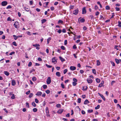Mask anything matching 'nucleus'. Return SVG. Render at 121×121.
Returning a JSON list of instances; mask_svg holds the SVG:
<instances>
[{"instance_id": "1", "label": "nucleus", "mask_w": 121, "mask_h": 121, "mask_svg": "<svg viewBox=\"0 0 121 121\" xmlns=\"http://www.w3.org/2000/svg\"><path fill=\"white\" fill-rule=\"evenodd\" d=\"M51 82V78L50 77H48L47 80L46 82L48 84H49Z\"/></svg>"}, {"instance_id": "2", "label": "nucleus", "mask_w": 121, "mask_h": 121, "mask_svg": "<svg viewBox=\"0 0 121 121\" xmlns=\"http://www.w3.org/2000/svg\"><path fill=\"white\" fill-rule=\"evenodd\" d=\"M1 4L2 6H5L7 4L8 2L7 1H4L1 2Z\"/></svg>"}, {"instance_id": "3", "label": "nucleus", "mask_w": 121, "mask_h": 121, "mask_svg": "<svg viewBox=\"0 0 121 121\" xmlns=\"http://www.w3.org/2000/svg\"><path fill=\"white\" fill-rule=\"evenodd\" d=\"M73 14L75 15H77L78 12V9H76L73 11Z\"/></svg>"}, {"instance_id": "4", "label": "nucleus", "mask_w": 121, "mask_h": 121, "mask_svg": "<svg viewBox=\"0 0 121 121\" xmlns=\"http://www.w3.org/2000/svg\"><path fill=\"white\" fill-rule=\"evenodd\" d=\"M19 25L18 22L17 21H16L15 22L14 24V26L16 28H17L18 27V25Z\"/></svg>"}, {"instance_id": "5", "label": "nucleus", "mask_w": 121, "mask_h": 121, "mask_svg": "<svg viewBox=\"0 0 121 121\" xmlns=\"http://www.w3.org/2000/svg\"><path fill=\"white\" fill-rule=\"evenodd\" d=\"M85 9V7H84L82 9V13L83 14H86V10Z\"/></svg>"}, {"instance_id": "6", "label": "nucleus", "mask_w": 121, "mask_h": 121, "mask_svg": "<svg viewBox=\"0 0 121 121\" xmlns=\"http://www.w3.org/2000/svg\"><path fill=\"white\" fill-rule=\"evenodd\" d=\"M42 94V93L41 91L38 92L37 93L35 94L36 95L39 96H41Z\"/></svg>"}, {"instance_id": "7", "label": "nucleus", "mask_w": 121, "mask_h": 121, "mask_svg": "<svg viewBox=\"0 0 121 121\" xmlns=\"http://www.w3.org/2000/svg\"><path fill=\"white\" fill-rule=\"evenodd\" d=\"M87 82L89 83H91L93 82V80L90 78L87 79Z\"/></svg>"}, {"instance_id": "8", "label": "nucleus", "mask_w": 121, "mask_h": 121, "mask_svg": "<svg viewBox=\"0 0 121 121\" xmlns=\"http://www.w3.org/2000/svg\"><path fill=\"white\" fill-rule=\"evenodd\" d=\"M78 20L79 21L80 20V22H84L85 21V20L83 18H82L81 19V17H80L78 18Z\"/></svg>"}, {"instance_id": "9", "label": "nucleus", "mask_w": 121, "mask_h": 121, "mask_svg": "<svg viewBox=\"0 0 121 121\" xmlns=\"http://www.w3.org/2000/svg\"><path fill=\"white\" fill-rule=\"evenodd\" d=\"M70 69L72 70H74L76 69V68L74 66H71L70 67Z\"/></svg>"}, {"instance_id": "10", "label": "nucleus", "mask_w": 121, "mask_h": 121, "mask_svg": "<svg viewBox=\"0 0 121 121\" xmlns=\"http://www.w3.org/2000/svg\"><path fill=\"white\" fill-rule=\"evenodd\" d=\"M16 84L15 81L14 80H12V85L13 86H15Z\"/></svg>"}, {"instance_id": "11", "label": "nucleus", "mask_w": 121, "mask_h": 121, "mask_svg": "<svg viewBox=\"0 0 121 121\" xmlns=\"http://www.w3.org/2000/svg\"><path fill=\"white\" fill-rule=\"evenodd\" d=\"M89 101L88 100L86 99L85 101L84 102V104H89Z\"/></svg>"}, {"instance_id": "12", "label": "nucleus", "mask_w": 121, "mask_h": 121, "mask_svg": "<svg viewBox=\"0 0 121 121\" xmlns=\"http://www.w3.org/2000/svg\"><path fill=\"white\" fill-rule=\"evenodd\" d=\"M63 111V109H61L59 110L58 111V113L61 114L62 112Z\"/></svg>"}, {"instance_id": "13", "label": "nucleus", "mask_w": 121, "mask_h": 121, "mask_svg": "<svg viewBox=\"0 0 121 121\" xmlns=\"http://www.w3.org/2000/svg\"><path fill=\"white\" fill-rule=\"evenodd\" d=\"M56 76L58 77H60V73L59 72H57L56 73Z\"/></svg>"}, {"instance_id": "14", "label": "nucleus", "mask_w": 121, "mask_h": 121, "mask_svg": "<svg viewBox=\"0 0 121 121\" xmlns=\"http://www.w3.org/2000/svg\"><path fill=\"white\" fill-rule=\"evenodd\" d=\"M59 58L60 60L62 62L64 61L65 60V59L61 56H60Z\"/></svg>"}, {"instance_id": "15", "label": "nucleus", "mask_w": 121, "mask_h": 121, "mask_svg": "<svg viewBox=\"0 0 121 121\" xmlns=\"http://www.w3.org/2000/svg\"><path fill=\"white\" fill-rule=\"evenodd\" d=\"M87 87L86 86H84L83 87L82 90L84 91H86L87 90Z\"/></svg>"}, {"instance_id": "16", "label": "nucleus", "mask_w": 121, "mask_h": 121, "mask_svg": "<svg viewBox=\"0 0 121 121\" xmlns=\"http://www.w3.org/2000/svg\"><path fill=\"white\" fill-rule=\"evenodd\" d=\"M4 74L5 75H7V76H8L9 75V72L7 71H4Z\"/></svg>"}, {"instance_id": "17", "label": "nucleus", "mask_w": 121, "mask_h": 121, "mask_svg": "<svg viewBox=\"0 0 121 121\" xmlns=\"http://www.w3.org/2000/svg\"><path fill=\"white\" fill-rule=\"evenodd\" d=\"M46 113H49L48 109V107L46 108Z\"/></svg>"}, {"instance_id": "18", "label": "nucleus", "mask_w": 121, "mask_h": 121, "mask_svg": "<svg viewBox=\"0 0 121 121\" xmlns=\"http://www.w3.org/2000/svg\"><path fill=\"white\" fill-rule=\"evenodd\" d=\"M100 96L104 101H105V97L102 95H101V96Z\"/></svg>"}, {"instance_id": "19", "label": "nucleus", "mask_w": 121, "mask_h": 121, "mask_svg": "<svg viewBox=\"0 0 121 121\" xmlns=\"http://www.w3.org/2000/svg\"><path fill=\"white\" fill-rule=\"evenodd\" d=\"M115 60L116 63L117 64H118L119 63V60L117 58L115 59Z\"/></svg>"}, {"instance_id": "20", "label": "nucleus", "mask_w": 121, "mask_h": 121, "mask_svg": "<svg viewBox=\"0 0 121 121\" xmlns=\"http://www.w3.org/2000/svg\"><path fill=\"white\" fill-rule=\"evenodd\" d=\"M51 38L49 37L47 40V44H48L49 43V41L51 40Z\"/></svg>"}, {"instance_id": "21", "label": "nucleus", "mask_w": 121, "mask_h": 121, "mask_svg": "<svg viewBox=\"0 0 121 121\" xmlns=\"http://www.w3.org/2000/svg\"><path fill=\"white\" fill-rule=\"evenodd\" d=\"M24 8L25 9V10L27 11H28L30 10V9L29 8L25 7H24Z\"/></svg>"}, {"instance_id": "22", "label": "nucleus", "mask_w": 121, "mask_h": 121, "mask_svg": "<svg viewBox=\"0 0 121 121\" xmlns=\"http://www.w3.org/2000/svg\"><path fill=\"white\" fill-rule=\"evenodd\" d=\"M13 36L14 38V39L15 40H17L18 38V37H17V36H16L15 35H13Z\"/></svg>"}, {"instance_id": "23", "label": "nucleus", "mask_w": 121, "mask_h": 121, "mask_svg": "<svg viewBox=\"0 0 121 121\" xmlns=\"http://www.w3.org/2000/svg\"><path fill=\"white\" fill-rule=\"evenodd\" d=\"M97 66L99 65H100V62L99 61V60H98L97 61Z\"/></svg>"}, {"instance_id": "24", "label": "nucleus", "mask_w": 121, "mask_h": 121, "mask_svg": "<svg viewBox=\"0 0 121 121\" xmlns=\"http://www.w3.org/2000/svg\"><path fill=\"white\" fill-rule=\"evenodd\" d=\"M56 107L58 108H60L61 107V105L59 104H57L56 105Z\"/></svg>"}, {"instance_id": "25", "label": "nucleus", "mask_w": 121, "mask_h": 121, "mask_svg": "<svg viewBox=\"0 0 121 121\" xmlns=\"http://www.w3.org/2000/svg\"><path fill=\"white\" fill-rule=\"evenodd\" d=\"M96 81L97 83H99L100 82V80L99 78H97L96 79Z\"/></svg>"}, {"instance_id": "26", "label": "nucleus", "mask_w": 121, "mask_h": 121, "mask_svg": "<svg viewBox=\"0 0 121 121\" xmlns=\"http://www.w3.org/2000/svg\"><path fill=\"white\" fill-rule=\"evenodd\" d=\"M118 26L119 27H121V22L120 21H118Z\"/></svg>"}, {"instance_id": "27", "label": "nucleus", "mask_w": 121, "mask_h": 121, "mask_svg": "<svg viewBox=\"0 0 121 121\" xmlns=\"http://www.w3.org/2000/svg\"><path fill=\"white\" fill-rule=\"evenodd\" d=\"M46 21V19H43L41 20V22L42 23H44Z\"/></svg>"}, {"instance_id": "28", "label": "nucleus", "mask_w": 121, "mask_h": 121, "mask_svg": "<svg viewBox=\"0 0 121 121\" xmlns=\"http://www.w3.org/2000/svg\"><path fill=\"white\" fill-rule=\"evenodd\" d=\"M33 93H31L30 94L29 97V98H31V97H32L33 96Z\"/></svg>"}, {"instance_id": "29", "label": "nucleus", "mask_w": 121, "mask_h": 121, "mask_svg": "<svg viewBox=\"0 0 121 121\" xmlns=\"http://www.w3.org/2000/svg\"><path fill=\"white\" fill-rule=\"evenodd\" d=\"M105 9L107 10H109L110 9V8L109 6L107 5L106 6Z\"/></svg>"}, {"instance_id": "30", "label": "nucleus", "mask_w": 121, "mask_h": 121, "mask_svg": "<svg viewBox=\"0 0 121 121\" xmlns=\"http://www.w3.org/2000/svg\"><path fill=\"white\" fill-rule=\"evenodd\" d=\"M100 107V105H97V107H95V109H97L99 108Z\"/></svg>"}, {"instance_id": "31", "label": "nucleus", "mask_w": 121, "mask_h": 121, "mask_svg": "<svg viewBox=\"0 0 121 121\" xmlns=\"http://www.w3.org/2000/svg\"><path fill=\"white\" fill-rule=\"evenodd\" d=\"M33 46L35 47H36L37 46H39L40 45L39 44H33Z\"/></svg>"}, {"instance_id": "32", "label": "nucleus", "mask_w": 121, "mask_h": 121, "mask_svg": "<svg viewBox=\"0 0 121 121\" xmlns=\"http://www.w3.org/2000/svg\"><path fill=\"white\" fill-rule=\"evenodd\" d=\"M58 23H61L62 24L63 23V21L61 20H59L58 22Z\"/></svg>"}, {"instance_id": "33", "label": "nucleus", "mask_w": 121, "mask_h": 121, "mask_svg": "<svg viewBox=\"0 0 121 121\" xmlns=\"http://www.w3.org/2000/svg\"><path fill=\"white\" fill-rule=\"evenodd\" d=\"M33 110L34 112H35L37 111V109L36 108H34L33 109Z\"/></svg>"}, {"instance_id": "34", "label": "nucleus", "mask_w": 121, "mask_h": 121, "mask_svg": "<svg viewBox=\"0 0 121 121\" xmlns=\"http://www.w3.org/2000/svg\"><path fill=\"white\" fill-rule=\"evenodd\" d=\"M43 88L44 89H45L47 88V86L46 85H43Z\"/></svg>"}, {"instance_id": "35", "label": "nucleus", "mask_w": 121, "mask_h": 121, "mask_svg": "<svg viewBox=\"0 0 121 121\" xmlns=\"http://www.w3.org/2000/svg\"><path fill=\"white\" fill-rule=\"evenodd\" d=\"M32 105L33 106H34V107H35L36 106V104L34 102H33L32 103Z\"/></svg>"}, {"instance_id": "36", "label": "nucleus", "mask_w": 121, "mask_h": 121, "mask_svg": "<svg viewBox=\"0 0 121 121\" xmlns=\"http://www.w3.org/2000/svg\"><path fill=\"white\" fill-rule=\"evenodd\" d=\"M92 72L95 74H96V71L95 69H92Z\"/></svg>"}, {"instance_id": "37", "label": "nucleus", "mask_w": 121, "mask_h": 121, "mask_svg": "<svg viewBox=\"0 0 121 121\" xmlns=\"http://www.w3.org/2000/svg\"><path fill=\"white\" fill-rule=\"evenodd\" d=\"M46 65L47 67L49 68H51L52 67V66L49 65L47 64H46Z\"/></svg>"}, {"instance_id": "38", "label": "nucleus", "mask_w": 121, "mask_h": 121, "mask_svg": "<svg viewBox=\"0 0 121 121\" xmlns=\"http://www.w3.org/2000/svg\"><path fill=\"white\" fill-rule=\"evenodd\" d=\"M32 80L33 81H35L36 80V77H33L32 78Z\"/></svg>"}, {"instance_id": "39", "label": "nucleus", "mask_w": 121, "mask_h": 121, "mask_svg": "<svg viewBox=\"0 0 121 121\" xmlns=\"http://www.w3.org/2000/svg\"><path fill=\"white\" fill-rule=\"evenodd\" d=\"M93 110L92 109L88 110H87L88 112V113L92 112H93Z\"/></svg>"}, {"instance_id": "40", "label": "nucleus", "mask_w": 121, "mask_h": 121, "mask_svg": "<svg viewBox=\"0 0 121 121\" xmlns=\"http://www.w3.org/2000/svg\"><path fill=\"white\" fill-rule=\"evenodd\" d=\"M26 106L28 108H29V103L28 102H26Z\"/></svg>"}, {"instance_id": "41", "label": "nucleus", "mask_w": 121, "mask_h": 121, "mask_svg": "<svg viewBox=\"0 0 121 121\" xmlns=\"http://www.w3.org/2000/svg\"><path fill=\"white\" fill-rule=\"evenodd\" d=\"M100 19H101L102 20H103L104 19V17L102 15H101L100 16Z\"/></svg>"}, {"instance_id": "42", "label": "nucleus", "mask_w": 121, "mask_h": 121, "mask_svg": "<svg viewBox=\"0 0 121 121\" xmlns=\"http://www.w3.org/2000/svg\"><path fill=\"white\" fill-rule=\"evenodd\" d=\"M15 96L14 94H13L12 96L11 97V98L12 99H14L15 98Z\"/></svg>"}, {"instance_id": "43", "label": "nucleus", "mask_w": 121, "mask_h": 121, "mask_svg": "<svg viewBox=\"0 0 121 121\" xmlns=\"http://www.w3.org/2000/svg\"><path fill=\"white\" fill-rule=\"evenodd\" d=\"M81 98H79L78 99V103H81Z\"/></svg>"}, {"instance_id": "44", "label": "nucleus", "mask_w": 121, "mask_h": 121, "mask_svg": "<svg viewBox=\"0 0 121 121\" xmlns=\"http://www.w3.org/2000/svg\"><path fill=\"white\" fill-rule=\"evenodd\" d=\"M103 83L104 82H103V83H101L100 84H99L98 87H101L102 86L103 84Z\"/></svg>"}, {"instance_id": "45", "label": "nucleus", "mask_w": 121, "mask_h": 121, "mask_svg": "<svg viewBox=\"0 0 121 121\" xmlns=\"http://www.w3.org/2000/svg\"><path fill=\"white\" fill-rule=\"evenodd\" d=\"M13 45L15 46H17V45L15 42H13Z\"/></svg>"}, {"instance_id": "46", "label": "nucleus", "mask_w": 121, "mask_h": 121, "mask_svg": "<svg viewBox=\"0 0 121 121\" xmlns=\"http://www.w3.org/2000/svg\"><path fill=\"white\" fill-rule=\"evenodd\" d=\"M67 69H65L64 70V74H65L67 72Z\"/></svg>"}, {"instance_id": "47", "label": "nucleus", "mask_w": 121, "mask_h": 121, "mask_svg": "<svg viewBox=\"0 0 121 121\" xmlns=\"http://www.w3.org/2000/svg\"><path fill=\"white\" fill-rule=\"evenodd\" d=\"M12 8V7L10 5H9L6 8V9H11Z\"/></svg>"}, {"instance_id": "48", "label": "nucleus", "mask_w": 121, "mask_h": 121, "mask_svg": "<svg viewBox=\"0 0 121 121\" xmlns=\"http://www.w3.org/2000/svg\"><path fill=\"white\" fill-rule=\"evenodd\" d=\"M62 32V30L60 29H59L57 32L59 34L60 33Z\"/></svg>"}, {"instance_id": "49", "label": "nucleus", "mask_w": 121, "mask_h": 121, "mask_svg": "<svg viewBox=\"0 0 121 121\" xmlns=\"http://www.w3.org/2000/svg\"><path fill=\"white\" fill-rule=\"evenodd\" d=\"M15 52H11L9 54L10 55H12L14 54Z\"/></svg>"}, {"instance_id": "50", "label": "nucleus", "mask_w": 121, "mask_h": 121, "mask_svg": "<svg viewBox=\"0 0 121 121\" xmlns=\"http://www.w3.org/2000/svg\"><path fill=\"white\" fill-rule=\"evenodd\" d=\"M111 63L112 65L113 66H115V65L114 63L112 61H111Z\"/></svg>"}, {"instance_id": "51", "label": "nucleus", "mask_w": 121, "mask_h": 121, "mask_svg": "<svg viewBox=\"0 0 121 121\" xmlns=\"http://www.w3.org/2000/svg\"><path fill=\"white\" fill-rule=\"evenodd\" d=\"M77 83L76 82H73V86H75L77 84Z\"/></svg>"}, {"instance_id": "52", "label": "nucleus", "mask_w": 121, "mask_h": 121, "mask_svg": "<svg viewBox=\"0 0 121 121\" xmlns=\"http://www.w3.org/2000/svg\"><path fill=\"white\" fill-rule=\"evenodd\" d=\"M32 64V62H30L28 65V66L29 67L30 66H31Z\"/></svg>"}, {"instance_id": "53", "label": "nucleus", "mask_w": 121, "mask_h": 121, "mask_svg": "<svg viewBox=\"0 0 121 121\" xmlns=\"http://www.w3.org/2000/svg\"><path fill=\"white\" fill-rule=\"evenodd\" d=\"M61 48L63 50H65V47L63 46H61Z\"/></svg>"}, {"instance_id": "54", "label": "nucleus", "mask_w": 121, "mask_h": 121, "mask_svg": "<svg viewBox=\"0 0 121 121\" xmlns=\"http://www.w3.org/2000/svg\"><path fill=\"white\" fill-rule=\"evenodd\" d=\"M45 92L47 94H48L50 93V91L49 90H48L45 91Z\"/></svg>"}, {"instance_id": "55", "label": "nucleus", "mask_w": 121, "mask_h": 121, "mask_svg": "<svg viewBox=\"0 0 121 121\" xmlns=\"http://www.w3.org/2000/svg\"><path fill=\"white\" fill-rule=\"evenodd\" d=\"M73 49H75L77 48L76 45L75 44L73 46Z\"/></svg>"}, {"instance_id": "56", "label": "nucleus", "mask_w": 121, "mask_h": 121, "mask_svg": "<svg viewBox=\"0 0 121 121\" xmlns=\"http://www.w3.org/2000/svg\"><path fill=\"white\" fill-rule=\"evenodd\" d=\"M35 100L36 103H38L39 102V101L37 98L35 99Z\"/></svg>"}, {"instance_id": "57", "label": "nucleus", "mask_w": 121, "mask_h": 121, "mask_svg": "<svg viewBox=\"0 0 121 121\" xmlns=\"http://www.w3.org/2000/svg\"><path fill=\"white\" fill-rule=\"evenodd\" d=\"M35 71V69H33L32 70H31L30 72V73H31L33 71Z\"/></svg>"}, {"instance_id": "58", "label": "nucleus", "mask_w": 121, "mask_h": 121, "mask_svg": "<svg viewBox=\"0 0 121 121\" xmlns=\"http://www.w3.org/2000/svg\"><path fill=\"white\" fill-rule=\"evenodd\" d=\"M80 73L81 74H83L84 72V71L82 70H80Z\"/></svg>"}, {"instance_id": "59", "label": "nucleus", "mask_w": 121, "mask_h": 121, "mask_svg": "<svg viewBox=\"0 0 121 121\" xmlns=\"http://www.w3.org/2000/svg\"><path fill=\"white\" fill-rule=\"evenodd\" d=\"M61 87L63 88H65L64 85L62 83L61 84Z\"/></svg>"}, {"instance_id": "60", "label": "nucleus", "mask_w": 121, "mask_h": 121, "mask_svg": "<svg viewBox=\"0 0 121 121\" xmlns=\"http://www.w3.org/2000/svg\"><path fill=\"white\" fill-rule=\"evenodd\" d=\"M62 32L63 33H65L66 32V30L65 29H63L62 30Z\"/></svg>"}, {"instance_id": "61", "label": "nucleus", "mask_w": 121, "mask_h": 121, "mask_svg": "<svg viewBox=\"0 0 121 121\" xmlns=\"http://www.w3.org/2000/svg\"><path fill=\"white\" fill-rule=\"evenodd\" d=\"M115 8V9H116V10L117 11H119L120 10V8H119L116 7Z\"/></svg>"}, {"instance_id": "62", "label": "nucleus", "mask_w": 121, "mask_h": 121, "mask_svg": "<svg viewBox=\"0 0 121 121\" xmlns=\"http://www.w3.org/2000/svg\"><path fill=\"white\" fill-rule=\"evenodd\" d=\"M27 35H31V33L29 31H28L27 32Z\"/></svg>"}, {"instance_id": "63", "label": "nucleus", "mask_w": 121, "mask_h": 121, "mask_svg": "<svg viewBox=\"0 0 121 121\" xmlns=\"http://www.w3.org/2000/svg\"><path fill=\"white\" fill-rule=\"evenodd\" d=\"M73 80L75 82H76L77 81V79L75 78H73Z\"/></svg>"}, {"instance_id": "64", "label": "nucleus", "mask_w": 121, "mask_h": 121, "mask_svg": "<svg viewBox=\"0 0 121 121\" xmlns=\"http://www.w3.org/2000/svg\"><path fill=\"white\" fill-rule=\"evenodd\" d=\"M90 17L91 19H92L94 18V17L92 15H91L90 16Z\"/></svg>"}]
</instances>
